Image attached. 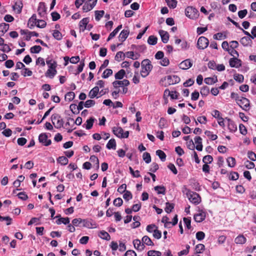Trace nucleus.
I'll return each mask as SVG.
<instances>
[{"mask_svg":"<svg viewBox=\"0 0 256 256\" xmlns=\"http://www.w3.org/2000/svg\"><path fill=\"white\" fill-rule=\"evenodd\" d=\"M153 66L152 62L148 59H146L142 62V70L140 75L142 78H146L150 71L152 70Z\"/></svg>","mask_w":256,"mask_h":256,"instance_id":"obj_1","label":"nucleus"},{"mask_svg":"<svg viewBox=\"0 0 256 256\" xmlns=\"http://www.w3.org/2000/svg\"><path fill=\"white\" fill-rule=\"evenodd\" d=\"M186 195L190 202L195 205L198 204L201 202L200 196L194 192L190 190L189 189H186Z\"/></svg>","mask_w":256,"mask_h":256,"instance_id":"obj_2","label":"nucleus"},{"mask_svg":"<svg viewBox=\"0 0 256 256\" xmlns=\"http://www.w3.org/2000/svg\"><path fill=\"white\" fill-rule=\"evenodd\" d=\"M185 14L190 19L196 20L199 16L198 10L192 6H188L185 8Z\"/></svg>","mask_w":256,"mask_h":256,"instance_id":"obj_3","label":"nucleus"},{"mask_svg":"<svg viewBox=\"0 0 256 256\" xmlns=\"http://www.w3.org/2000/svg\"><path fill=\"white\" fill-rule=\"evenodd\" d=\"M50 119L55 128L58 129L62 127L64 121L59 114H55L52 115Z\"/></svg>","mask_w":256,"mask_h":256,"instance_id":"obj_4","label":"nucleus"},{"mask_svg":"<svg viewBox=\"0 0 256 256\" xmlns=\"http://www.w3.org/2000/svg\"><path fill=\"white\" fill-rule=\"evenodd\" d=\"M210 44V41L205 36H201L197 40L196 46L199 50H204Z\"/></svg>","mask_w":256,"mask_h":256,"instance_id":"obj_5","label":"nucleus"},{"mask_svg":"<svg viewBox=\"0 0 256 256\" xmlns=\"http://www.w3.org/2000/svg\"><path fill=\"white\" fill-rule=\"evenodd\" d=\"M238 105L240 106L244 110L248 111L250 110V100L248 99H247L244 97H241L240 100H238L236 102Z\"/></svg>","mask_w":256,"mask_h":256,"instance_id":"obj_6","label":"nucleus"},{"mask_svg":"<svg viewBox=\"0 0 256 256\" xmlns=\"http://www.w3.org/2000/svg\"><path fill=\"white\" fill-rule=\"evenodd\" d=\"M98 0H88L84 3L82 6V10L84 12H88L91 10L95 6Z\"/></svg>","mask_w":256,"mask_h":256,"instance_id":"obj_7","label":"nucleus"},{"mask_svg":"<svg viewBox=\"0 0 256 256\" xmlns=\"http://www.w3.org/2000/svg\"><path fill=\"white\" fill-rule=\"evenodd\" d=\"M38 141L46 146L51 144V140H48V136L46 133H42L39 135Z\"/></svg>","mask_w":256,"mask_h":256,"instance_id":"obj_8","label":"nucleus"},{"mask_svg":"<svg viewBox=\"0 0 256 256\" xmlns=\"http://www.w3.org/2000/svg\"><path fill=\"white\" fill-rule=\"evenodd\" d=\"M192 61L190 58H188L181 62L180 64H179L178 66L180 68L184 70H188L189 68L192 67Z\"/></svg>","mask_w":256,"mask_h":256,"instance_id":"obj_9","label":"nucleus"},{"mask_svg":"<svg viewBox=\"0 0 256 256\" xmlns=\"http://www.w3.org/2000/svg\"><path fill=\"white\" fill-rule=\"evenodd\" d=\"M242 62L241 60L236 57L230 58L229 60L230 66L231 68H240L242 66Z\"/></svg>","mask_w":256,"mask_h":256,"instance_id":"obj_10","label":"nucleus"},{"mask_svg":"<svg viewBox=\"0 0 256 256\" xmlns=\"http://www.w3.org/2000/svg\"><path fill=\"white\" fill-rule=\"evenodd\" d=\"M83 226L88 228H96V224L92 219H84L82 220Z\"/></svg>","mask_w":256,"mask_h":256,"instance_id":"obj_11","label":"nucleus"},{"mask_svg":"<svg viewBox=\"0 0 256 256\" xmlns=\"http://www.w3.org/2000/svg\"><path fill=\"white\" fill-rule=\"evenodd\" d=\"M206 214L202 210L199 211V212L194 214V218L196 222H200L205 220Z\"/></svg>","mask_w":256,"mask_h":256,"instance_id":"obj_12","label":"nucleus"},{"mask_svg":"<svg viewBox=\"0 0 256 256\" xmlns=\"http://www.w3.org/2000/svg\"><path fill=\"white\" fill-rule=\"evenodd\" d=\"M38 20L36 19V14H33L31 18L28 20V27L30 29H32L34 26L38 24Z\"/></svg>","mask_w":256,"mask_h":256,"instance_id":"obj_13","label":"nucleus"},{"mask_svg":"<svg viewBox=\"0 0 256 256\" xmlns=\"http://www.w3.org/2000/svg\"><path fill=\"white\" fill-rule=\"evenodd\" d=\"M180 81V78L175 75L168 76H167L168 84H178Z\"/></svg>","mask_w":256,"mask_h":256,"instance_id":"obj_14","label":"nucleus"},{"mask_svg":"<svg viewBox=\"0 0 256 256\" xmlns=\"http://www.w3.org/2000/svg\"><path fill=\"white\" fill-rule=\"evenodd\" d=\"M158 33L160 36L162 42L164 44L167 43L170 39V35L168 32L164 30H159Z\"/></svg>","mask_w":256,"mask_h":256,"instance_id":"obj_15","label":"nucleus"},{"mask_svg":"<svg viewBox=\"0 0 256 256\" xmlns=\"http://www.w3.org/2000/svg\"><path fill=\"white\" fill-rule=\"evenodd\" d=\"M130 30L128 29H124L120 32L118 36V40L121 42H124L126 40L127 37L129 36Z\"/></svg>","mask_w":256,"mask_h":256,"instance_id":"obj_16","label":"nucleus"},{"mask_svg":"<svg viewBox=\"0 0 256 256\" xmlns=\"http://www.w3.org/2000/svg\"><path fill=\"white\" fill-rule=\"evenodd\" d=\"M89 22V18H85L82 19L79 22V28L80 30V31H84L86 29V26L88 24Z\"/></svg>","mask_w":256,"mask_h":256,"instance_id":"obj_17","label":"nucleus"},{"mask_svg":"<svg viewBox=\"0 0 256 256\" xmlns=\"http://www.w3.org/2000/svg\"><path fill=\"white\" fill-rule=\"evenodd\" d=\"M133 245L136 249L138 250L142 251L144 248V245L143 243H142L140 240L138 239H136L132 242Z\"/></svg>","mask_w":256,"mask_h":256,"instance_id":"obj_18","label":"nucleus"},{"mask_svg":"<svg viewBox=\"0 0 256 256\" xmlns=\"http://www.w3.org/2000/svg\"><path fill=\"white\" fill-rule=\"evenodd\" d=\"M196 144V148L197 150L202 151V139L200 136H196L194 138Z\"/></svg>","mask_w":256,"mask_h":256,"instance_id":"obj_19","label":"nucleus"},{"mask_svg":"<svg viewBox=\"0 0 256 256\" xmlns=\"http://www.w3.org/2000/svg\"><path fill=\"white\" fill-rule=\"evenodd\" d=\"M226 120L228 121V128L230 130V132H235L237 130V126L235 124L234 120H232L226 118Z\"/></svg>","mask_w":256,"mask_h":256,"instance_id":"obj_20","label":"nucleus"},{"mask_svg":"<svg viewBox=\"0 0 256 256\" xmlns=\"http://www.w3.org/2000/svg\"><path fill=\"white\" fill-rule=\"evenodd\" d=\"M46 9L45 7V4L44 2H40L38 4V12L39 15L40 16H43L45 14L46 12Z\"/></svg>","mask_w":256,"mask_h":256,"instance_id":"obj_21","label":"nucleus"},{"mask_svg":"<svg viewBox=\"0 0 256 256\" xmlns=\"http://www.w3.org/2000/svg\"><path fill=\"white\" fill-rule=\"evenodd\" d=\"M234 242L236 244H244L246 242V238L243 234H240L235 238Z\"/></svg>","mask_w":256,"mask_h":256,"instance_id":"obj_22","label":"nucleus"},{"mask_svg":"<svg viewBox=\"0 0 256 256\" xmlns=\"http://www.w3.org/2000/svg\"><path fill=\"white\" fill-rule=\"evenodd\" d=\"M251 38L248 36H244L241 38L240 42L244 46H250L252 44Z\"/></svg>","mask_w":256,"mask_h":256,"instance_id":"obj_23","label":"nucleus"},{"mask_svg":"<svg viewBox=\"0 0 256 256\" xmlns=\"http://www.w3.org/2000/svg\"><path fill=\"white\" fill-rule=\"evenodd\" d=\"M22 8V4L21 0H18L14 3L13 8L17 12V14H20Z\"/></svg>","mask_w":256,"mask_h":256,"instance_id":"obj_24","label":"nucleus"},{"mask_svg":"<svg viewBox=\"0 0 256 256\" xmlns=\"http://www.w3.org/2000/svg\"><path fill=\"white\" fill-rule=\"evenodd\" d=\"M112 132L114 134L120 138V136H122L123 134L124 130L121 127L114 126L112 128Z\"/></svg>","mask_w":256,"mask_h":256,"instance_id":"obj_25","label":"nucleus"},{"mask_svg":"<svg viewBox=\"0 0 256 256\" xmlns=\"http://www.w3.org/2000/svg\"><path fill=\"white\" fill-rule=\"evenodd\" d=\"M46 62L48 66V68L54 69L56 68L57 64L56 61H54L52 59H50L48 58L46 60Z\"/></svg>","mask_w":256,"mask_h":256,"instance_id":"obj_26","label":"nucleus"},{"mask_svg":"<svg viewBox=\"0 0 256 256\" xmlns=\"http://www.w3.org/2000/svg\"><path fill=\"white\" fill-rule=\"evenodd\" d=\"M56 74V68L50 69L48 68L46 72H45V76L50 78H54Z\"/></svg>","mask_w":256,"mask_h":256,"instance_id":"obj_27","label":"nucleus"},{"mask_svg":"<svg viewBox=\"0 0 256 256\" xmlns=\"http://www.w3.org/2000/svg\"><path fill=\"white\" fill-rule=\"evenodd\" d=\"M140 56V55L138 53H136V54H134V52L132 51H128L125 53V56L134 60H137Z\"/></svg>","mask_w":256,"mask_h":256,"instance_id":"obj_28","label":"nucleus"},{"mask_svg":"<svg viewBox=\"0 0 256 256\" xmlns=\"http://www.w3.org/2000/svg\"><path fill=\"white\" fill-rule=\"evenodd\" d=\"M9 28V24L5 23L0 24V36H2L6 32Z\"/></svg>","mask_w":256,"mask_h":256,"instance_id":"obj_29","label":"nucleus"},{"mask_svg":"<svg viewBox=\"0 0 256 256\" xmlns=\"http://www.w3.org/2000/svg\"><path fill=\"white\" fill-rule=\"evenodd\" d=\"M99 90L100 89L98 88V86H95L94 88H92L88 94L89 97L90 98H94L98 94Z\"/></svg>","mask_w":256,"mask_h":256,"instance_id":"obj_30","label":"nucleus"},{"mask_svg":"<svg viewBox=\"0 0 256 256\" xmlns=\"http://www.w3.org/2000/svg\"><path fill=\"white\" fill-rule=\"evenodd\" d=\"M158 38L154 35L150 36L148 39V43L150 45L154 46L158 42Z\"/></svg>","mask_w":256,"mask_h":256,"instance_id":"obj_31","label":"nucleus"},{"mask_svg":"<svg viewBox=\"0 0 256 256\" xmlns=\"http://www.w3.org/2000/svg\"><path fill=\"white\" fill-rule=\"evenodd\" d=\"M106 148L108 150L116 149V142L114 139L112 138L108 141L106 144Z\"/></svg>","mask_w":256,"mask_h":256,"instance_id":"obj_32","label":"nucleus"},{"mask_svg":"<svg viewBox=\"0 0 256 256\" xmlns=\"http://www.w3.org/2000/svg\"><path fill=\"white\" fill-rule=\"evenodd\" d=\"M218 82V78L215 77H207L204 78V82L207 84H212Z\"/></svg>","mask_w":256,"mask_h":256,"instance_id":"obj_33","label":"nucleus"},{"mask_svg":"<svg viewBox=\"0 0 256 256\" xmlns=\"http://www.w3.org/2000/svg\"><path fill=\"white\" fill-rule=\"evenodd\" d=\"M95 120V118L93 117H90L88 120H86V124L85 128L87 130H90L92 126H94V123Z\"/></svg>","mask_w":256,"mask_h":256,"instance_id":"obj_34","label":"nucleus"},{"mask_svg":"<svg viewBox=\"0 0 256 256\" xmlns=\"http://www.w3.org/2000/svg\"><path fill=\"white\" fill-rule=\"evenodd\" d=\"M161 222L164 223V228H171V222L170 221V218L167 216H164L162 217Z\"/></svg>","mask_w":256,"mask_h":256,"instance_id":"obj_35","label":"nucleus"},{"mask_svg":"<svg viewBox=\"0 0 256 256\" xmlns=\"http://www.w3.org/2000/svg\"><path fill=\"white\" fill-rule=\"evenodd\" d=\"M99 236L102 239L106 240H110V236L108 234V232H106L104 230H102L100 232Z\"/></svg>","mask_w":256,"mask_h":256,"instance_id":"obj_36","label":"nucleus"},{"mask_svg":"<svg viewBox=\"0 0 256 256\" xmlns=\"http://www.w3.org/2000/svg\"><path fill=\"white\" fill-rule=\"evenodd\" d=\"M174 208V204L170 203L169 202H166V208H165V212L169 214L171 212L172 210Z\"/></svg>","mask_w":256,"mask_h":256,"instance_id":"obj_37","label":"nucleus"},{"mask_svg":"<svg viewBox=\"0 0 256 256\" xmlns=\"http://www.w3.org/2000/svg\"><path fill=\"white\" fill-rule=\"evenodd\" d=\"M126 72L124 70L121 69L114 74V78L118 80H121L124 78Z\"/></svg>","mask_w":256,"mask_h":256,"instance_id":"obj_38","label":"nucleus"},{"mask_svg":"<svg viewBox=\"0 0 256 256\" xmlns=\"http://www.w3.org/2000/svg\"><path fill=\"white\" fill-rule=\"evenodd\" d=\"M70 222V218L68 217L66 218H60L58 220L56 221L57 224H60L62 223L64 224H69Z\"/></svg>","mask_w":256,"mask_h":256,"instance_id":"obj_39","label":"nucleus"},{"mask_svg":"<svg viewBox=\"0 0 256 256\" xmlns=\"http://www.w3.org/2000/svg\"><path fill=\"white\" fill-rule=\"evenodd\" d=\"M155 190L158 191V194H162L164 195L166 194V188L164 186H157L154 188Z\"/></svg>","mask_w":256,"mask_h":256,"instance_id":"obj_40","label":"nucleus"},{"mask_svg":"<svg viewBox=\"0 0 256 256\" xmlns=\"http://www.w3.org/2000/svg\"><path fill=\"white\" fill-rule=\"evenodd\" d=\"M168 6L170 8H175L177 6L176 0H165Z\"/></svg>","mask_w":256,"mask_h":256,"instance_id":"obj_41","label":"nucleus"},{"mask_svg":"<svg viewBox=\"0 0 256 256\" xmlns=\"http://www.w3.org/2000/svg\"><path fill=\"white\" fill-rule=\"evenodd\" d=\"M142 242L143 244H146L147 246H154V244L152 240L148 236H146L142 237Z\"/></svg>","mask_w":256,"mask_h":256,"instance_id":"obj_42","label":"nucleus"},{"mask_svg":"<svg viewBox=\"0 0 256 256\" xmlns=\"http://www.w3.org/2000/svg\"><path fill=\"white\" fill-rule=\"evenodd\" d=\"M156 156H158L162 162L166 160V154L164 152L160 150H158L156 152Z\"/></svg>","mask_w":256,"mask_h":256,"instance_id":"obj_43","label":"nucleus"},{"mask_svg":"<svg viewBox=\"0 0 256 256\" xmlns=\"http://www.w3.org/2000/svg\"><path fill=\"white\" fill-rule=\"evenodd\" d=\"M125 58V54L122 51H119L117 52L116 56L114 57V59L117 62H120L122 60H124Z\"/></svg>","mask_w":256,"mask_h":256,"instance_id":"obj_44","label":"nucleus"},{"mask_svg":"<svg viewBox=\"0 0 256 256\" xmlns=\"http://www.w3.org/2000/svg\"><path fill=\"white\" fill-rule=\"evenodd\" d=\"M104 14V11L103 10H96L95 11V20L96 21L100 20Z\"/></svg>","mask_w":256,"mask_h":256,"instance_id":"obj_45","label":"nucleus"},{"mask_svg":"<svg viewBox=\"0 0 256 256\" xmlns=\"http://www.w3.org/2000/svg\"><path fill=\"white\" fill-rule=\"evenodd\" d=\"M228 166L230 168H234L236 164V159L234 157H229L227 158Z\"/></svg>","mask_w":256,"mask_h":256,"instance_id":"obj_46","label":"nucleus"},{"mask_svg":"<svg viewBox=\"0 0 256 256\" xmlns=\"http://www.w3.org/2000/svg\"><path fill=\"white\" fill-rule=\"evenodd\" d=\"M52 36L57 40H60L62 38L61 32L58 30H54Z\"/></svg>","mask_w":256,"mask_h":256,"instance_id":"obj_47","label":"nucleus"},{"mask_svg":"<svg viewBox=\"0 0 256 256\" xmlns=\"http://www.w3.org/2000/svg\"><path fill=\"white\" fill-rule=\"evenodd\" d=\"M142 158L146 164H149L152 161V157L148 152H144L142 154Z\"/></svg>","mask_w":256,"mask_h":256,"instance_id":"obj_48","label":"nucleus"},{"mask_svg":"<svg viewBox=\"0 0 256 256\" xmlns=\"http://www.w3.org/2000/svg\"><path fill=\"white\" fill-rule=\"evenodd\" d=\"M76 94L72 92H67L65 95V100L68 102H70L74 98Z\"/></svg>","mask_w":256,"mask_h":256,"instance_id":"obj_49","label":"nucleus"},{"mask_svg":"<svg viewBox=\"0 0 256 256\" xmlns=\"http://www.w3.org/2000/svg\"><path fill=\"white\" fill-rule=\"evenodd\" d=\"M57 162L62 165H66L68 163V159L66 156H60L57 158Z\"/></svg>","mask_w":256,"mask_h":256,"instance_id":"obj_50","label":"nucleus"},{"mask_svg":"<svg viewBox=\"0 0 256 256\" xmlns=\"http://www.w3.org/2000/svg\"><path fill=\"white\" fill-rule=\"evenodd\" d=\"M112 74V70L110 68H106L102 74V78H107Z\"/></svg>","mask_w":256,"mask_h":256,"instance_id":"obj_51","label":"nucleus"},{"mask_svg":"<svg viewBox=\"0 0 256 256\" xmlns=\"http://www.w3.org/2000/svg\"><path fill=\"white\" fill-rule=\"evenodd\" d=\"M41 46H39V45H35L34 46H32L30 48V52L32 53L38 54L41 52L42 50Z\"/></svg>","mask_w":256,"mask_h":256,"instance_id":"obj_52","label":"nucleus"},{"mask_svg":"<svg viewBox=\"0 0 256 256\" xmlns=\"http://www.w3.org/2000/svg\"><path fill=\"white\" fill-rule=\"evenodd\" d=\"M213 160V158L210 155H207L203 157L202 162L204 164H210Z\"/></svg>","mask_w":256,"mask_h":256,"instance_id":"obj_53","label":"nucleus"},{"mask_svg":"<svg viewBox=\"0 0 256 256\" xmlns=\"http://www.w3.org/2000/svg\"><path fill=\"white\" fill-rule=\"evenodd\" d=\"M205 249V246L202 244H199L196 246V254H200Z\"/></svg>","mask_w":256,"mask_h":256,"instance_id":"obj_54","label":"nucleus"},{"mask_svg":"<svg viewBox=\"0 0 256 256\" xmlns=\"http://www.w3.org/2000/svg\"><path fill=\"white\" fill-rule=\"evenodd\" d=\"M68 120H70L73 124H76L78 126L81 125L82 122V118L80 116H78L76 120L70 118H68Z\"/></svg>","mask_w":256,"mask_h":256,"instance_id":"obj_55","label":"nucleus"},{"mask_svg":"<svg viewBox=\"0 0 256 256\" xmlns=\"http://www.w3.org/2000/svg\"><path fill=\"white\" fill-rule=\"evenodd\" d=\"M200 92L202 96H206L210 94V88L207 86H204L201 88Z\"/></svg>","mask_w":256,"mask_h":256,"instance_id":"obj_56","label":"nucleus"},{"mask_svg":"<svg viewBox=\"0 0 256 256\" xmlns=\"http://www.w3.org/2000/svg\"><path fill=\"white\" fill-rule=\"evenodd\" d=\"M132 196L131 192L129 190H126L123 195V198L126 201H128L132 198Z\"/></svg>","mask_w":256,"mask_h":256,"instance_id":"obj_57","label":"nucleus"},{"mask_svg":"<svg viewBox=\"0 0 256 256\" xmlns=\"http://www.w3.org/2000/svg\"><path fill=\"white\" fill-rule=\"evenodd\" d=\"M204 134L208 137H210L212 140H215L218 138V136L216 134H212V132L209 130H206Z\"/></svg>","mask_w":256,"mask_h":256,"instance_id":"obj_58","label":"nucleus"},{"mask_svg":"<svg viewBox=\"0 0 256 256\" xmlns=\"http://www.w3.org/2000/svg\"><path fill=\"white\" fill-rule=\"evenodd\" d=\"M113 204L115 206H120L123 204V200L120 198H116L114 200Z\"/></svg>","mask_w":256,"mask_h":256,"instance_id":"obj_59","label":"nucleus"},{"mask_svg":"<svg viewBox=\"0 0 256 256\" xmlns=\"http://www.w3.org/2000/svg\"><path fill=\"white\" fill-rule=\"evenodd\" d=\"M148 256H160L161 252L159 251L154 250H150L148 252Z\"/></svg>","mask_w":256,"mask_h":256,"instance_id":"obj_60","label":"nucleus"},{"mask_svg":"<svg viewBox=\"0 0 256 256\" xmlns=\"http://www.w3.org/2000/svg\"><path fill=\"white\" fill-rule=\"evenodd\" d=\"M234 79L238 82L242 83L244 81V76L241 74H236L234 75Z\"/></svg>","mask_w":256,"mask_h":256,"instance_id":"obj_61","label":"nucleus"},{"mask_svg":"<svg viewBox=\"0 0 256 256\" xmlns=\"http://www.w3.org/2000/svg\"><path fill=\"white\" fill-rule=\"evenodd\" d=\"M205 236V233L202 232H196V238L198 240H202L204 239Z\"/></svg>","mask_w":256,"mask_h":256,"instance_id":"obj_62","label":"nucleus"},{"mask_svg":"<svg viewBox=\"0 0 256 256\" xmlns=\"http://www.w3.org/2000/svg\"><path fill=\"white\" fill-rule=\"evenodd\" d=\"M0 50L4 52H8L10 51V48L8 44H4L0 45Z\"/></svg>","mask_w":256,"mask_h":256,"instance_id":"obj_63","label":"nucleus"},{"mask_svg":"<svg viewBox=\"0 0 256 256\" xmlns=\"http://www.w3.org/2000/svg\"><path fill=\"white\" fill-rule=\"evenodd\" d=\"M238 178V174L236 172H231L229 176V179L236 180Z\"/></svg>","mask_w":256,"mask_h":256,"instance_id":"obj_64","label":"nucleus"}]
</instances>
